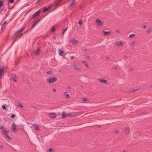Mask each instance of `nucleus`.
Returning <instances> with one entry per match:
<instances>
[{
	"label": "nucleus",
	"instance_id": "f257e3e1",
	"mask_svg": "<svg viewBox=\"0 0 152 152\" xmlns=\"http://www.w3.org/2000/svg\"><path fill=\"white\" fill-rule=\"evenodd\" d=\"M62 0H56L54 2L53 4H50L47 7L49 9L51 8L52 7H53L54 8V9H55L58 5L60 1Z\"/></svg>",
	"mask_w": 152,
	"mask_h": 152
},
{
	"label": "nucleus",
	"instance_id": "f03ea898",
	"mask_svg": "<svg viewBox=\"0 0 152 152\" xmlns=\"http://www.w3.org/2000/svg\"><path fill=\"white\" fill-rule=\"evenodd\" d=\"M7 68L4 66L0 67V79L4 76L5 72H6Z\"/></svg>",
	"mask_w": 152,
	"mask_h": 152
},
{
	"label": "nucleus",
	"instance_id": "7ed1b4c3",
	"mask_svg": "<svg viewBox=\"0 0 152 152\" xmlns=\"http://www.w3.org/2000/svg\"><path fill=\"white\" fill-rule=\"evenodd\" d=\"M57 79L56 77H50L48 78L47 80L49 84H52L54 82L57 80Z\"/></svg>",
	"mask_w": 152,
	"mask_h": 152
},
{
	"label": "nucleus",
	"instance_id": "20e7f679",
	"mask_svg": "<svg viewBox=\"0 0 152 152\" xmlns=\"http://www.w3.org/2000/svg\"><path fill=\"white\" fill-rule=\"evenodd\" d=\"M41 11V10L40 9L37 11L32 15L31 18L32 19L36 17L40 13Z\"/></svg>",
	"mask_w": 152,
	"mask_h": 152
},
{
	"label": "nucleus",
	"instance_id": "39448f33",
	"mask_svg": "<svg viewBox=\"0 0 152 152\" xmlns=\"http://www.w3.org/2000/svg\"><path fill=\"white\" fill-rule=\"evenodd\" d=\"M79 114L78 113L76 112H72L69 113V117H74L77 116Z\"/></svg>",
	"mask_w": 152,
	"mask_h": 152
},
{
	"label": "nucleus",
	"instance_id": "423d86ee",
	"mask_svg": "<svg viewBox=\"0 0 152 152\" xmlns=\"http://www.w3.org/2000/svg\"><path fill=\"white\" fill-rule=\"evenodd\" d=\"M8 132L6 131V130H4L3 134H4L6 136V137L9 140H11V138L9 136L8 134Z\"/></svg>",
	"mask_w": 152,
	"mask_h": 152
},
{
	"label": "nucleus",
	"instance_id": "0eeeda50",
	"mask_svg": "<svg viewBox=\"0 0 152 152\" xmlns=\"http://www.w3.org/2000/svg\"><path fill=\"white\" fill-rule=\"evenodd\" d=\"M62 118H67L69 117V114H66L65 112L63 111L62 113Z\"/></svg>",
	"mask_w": 152,
	"mask_h": 152
},
{
	"label": "nucleus",
	"instance_id": "6e6552de",
	"mask_svg": "<svg viewBox=\"0 0 152 152\" xmlns=\"http://www.w3.org/2000/svg\"><path fill=\"white\" fill-rule=\"evenodd\" d=\"M46 15H45L44 16H43L42 18H39V19L35 23H34L32 26H31V29L36 24H37L42 19V18H44Z\"/></svg>",
	"mask_w": 152,
	"mask_h": 152
},
{
	"label": "nucleus",
	"instance_id": "1a4fd4ad",
	"mask_svg": "<svg viewBox=\"0 0 152 152\" xmlns=\"http://www.w3.org/2000/svg\"><path fill=\"white\" fill-rule=\"evenodd\" d=\"M96 22L98 26H102V23L99 19H96Z\"/></svg>",
	"mask_w": 152,
	"mask_h": 152
},
{
	"label": "nucleus",
	"instance_id": "9d476101",
	"mask_svg": "<svg viewBox=\"0 0 152 152\" xmlns=\"http://www.w3.org/2000/svg\"><path fill=\"white\" fill-rule=\"evenodd\" d=\"M13 125H12V129L13 131L15 132L16 130L17 126L15 124L14 122H13Z\"/></svg>",
	"mask_w": 152,
	"mask_h": 152
},
{
	"label": "nucleus",
	"instance_id": "9b49d317",
	"mask_svg": "<svg viewBox=\"0 0 152 152\" xmlns=\"http://www.w3.org/2000/svg\"><path fill=\"white\" fill-rule=\"evenodd\" d=\"M130 130L129 128L126 127L125 128V133L126 134H128L129 133Z\"/></svg>",
	"mask_w": 152,
	"mask_h": 152
},
{
	"label": "nucleus",
	"instance_id": "f8f14e48",
	"mask_svg": "<svg viewBox=\"0 0 152 152\" xmlns=\"http://www.w3.org/2000/svg\"><path fill=\"white\" fill-rule=\"evenodd\" d=\"M99 80L102 83H108V81L106 80L99 79Z\"/></svg>",
	"mask_w": 152,
	"mask_h": 152
},
{
	"label": "nucleus",
	"instance_id": "ddd939ff",
	"mask_svg": "<svg viewBox=\"0 0 152 152\" xmlns=\"http://www.w3.org/2000/svg\"><path fill=\"white\" fill-rule=\"evenodd\" d=\"M72 66L73 67V68L75 70L77 71L80 70L77 65H72Z\"/></svg>",
	"mask_w": 152,
	"mask_h": 152
},
{
	"label": "nucleus",
	"instance_id": "4468645a",
	"mask_svg": "<svg viewBox=\"0 0 152 152\" xmlns=\"http://www.w3.org/2000/svg\"><path fill=\"white\" fill-rule=\"evenodd\" d=\"M102 32L103 33V35H107L111 33V32L110 31H102Z\"/></svg>",
	"mask_w": 152,
	"mask_h": 152
},
{
	"label": "nucleus",
	"instance_id": "2eb2a0df",
	"mask_svg": "<svg viewBox=\"0 0 152 152\" xmlns=\"http://www.w3.org/2000/svg\"><path fill=\"white\" fill-rule=\"evenodd\" d=\"M115 45L117 46H122L123 45V43L121 42H119L118 43L116 42L115 43Z\"/></svg>",
	"mask_w": 152,
	"mask_h": 152
},
{
	"label": "nucleus",
	"instance_id": "dca6fc26",
	"mask_svg": "<svg viewBox=\"0 0 152 152\" xmlns=\"http://www.w3.org/2000/svg\"><path fill=\"white\" fill-rule=\"evenodd\" d=\"M58 54L60 56H63V55L64 52L60 49L58 50Z\"/></svg>",
	"mask_w": 152,
	"mask_h": 152
},
{
	"label": "nucleus",
	"instance_id": "f3484780",
	"mask_svg": "<svg viewBox=\"0 0 152 152\" xmlns=\"http://www.w3.org/2000/svg\"><path fill=\"white\" fill-rule=\"evenodd\" d=\"M49 116L51 118H54L56 117V115L55 113H50Z\"/></svg>",
	"mask_w": 152,
	"mask_h": 152
},
{
	"label": "nucleus",
	"instance_id": "a211bd4d",
	"mask_svg": "<svg viewBox=\"0 0 152 152\" xmlns=\"http://www.w3.org/2000/svg\"><path fill=\"white\" fill-rule=\"evenodd\" d=\"M49 9L47 7H45L43 8V9L42 10V12L43 13H45V12L48 10Z\"/></svg>",
	"mask_w": 152,
	"mask_h": 152
},
{
	"label": "nucleus",
	"instance_id": "6ab92c4d",
	"mask_svg": "<svg viewBox=\"0 0 152 152\" xmlns=\"http://www.w3.org/2000/svg\"><path fill=\"white\" fill-rule=\"evenodd\" d=\"M0 128L1 129V130L2 132L4 133V131L6 130L5 128L3 126H0Z\"/></svg>",
	"mask_w": 152,
	"mask_h": 152
},
{
	"label": "nucleus",
	"instance_id": "aec40b11",
	"mask_svg": "<svg viewBox=\"0 0 152 152\" xmlns=\"http://www.w3.org/2000/svg\"><path fill=\"white\" fill-rule=\"evenodd\" d=\"M40 51V49L39 48H37L36 50L35 51V54H38L39 53Z\"/></svg>",
	"mask_w": 152,
	"mask_h": 152
},
{
	"label": "nucleus",
	"instance_id": "412c9836",
	"mask_svg": "<svg viewBox=\"0 0 152 152\" xmlns=\"http://www.w3.org/2000/svg\"><path fill=\"white\" fill-rule=\"evenodd\" d=\"M12 79L14 82H16L17 80V77L15 75H14V76L12 77Z\"/></svg>",
	"mask_w": 152,
	"mask_h": 152
},
{
	"label": "nucleus",
	"instance_id": "4be33fe9",
	"mask_svg": "<svg viewBox=\"0 0 152 152\" xmlns=\"http://www.w3.org/2000/svg\"><path fill=\"white\" fill-rule=\"evenodd\" d=\"M76 42H78V41L75 39H73L71 41V42L73 44H75L76 43Z\"/></svg>",
	"mask_w": 152,
	"mask_h": 152
},
{
	"label": "nucleus",
	"instance_id": "5701e85b",
	"mask_svg": "<svg viewBox=\"0 0 152 152\" xmlns=\"http://www.w3.org/2000/svg\"><path fill=\"white\" fill-rule=\"evenodd\" d=\"M19 33H20L19 32H18V31H17L14 33V36L15 37H17Z\"/></svg>",
	"mask_w": 152,
	"mask_h": 152
},
{
	"label": "nucleus",
	"instance_id": "b1692460",
	"mask_svg": "<svg viewBox=\"0 0 152 152\" xmlns=\"http://www.w3.org/2000/svg\"><path fill=\"white\" fill-rule=\"evenodd\" d=\"M6 23V22H4V23L2 24L1 25V29H2L3 28H4L6 26L5 25V23Z\"/></svg>",
	"mask_w": 152,
	"mask_h": 152
},
{
	"label": "nucleus",
	"instance_id": "393cba45",
	"mask_svg": "<svg viewBox=\"0 0 152 152\" xmlns=\"http://www.w3.org/2000/svg\"><path fill=\"white\" fill-rule=\"evenodd\" d=\"M75 0H73L71 2V3H70L69 5V6H71L73 4H74V3H75Z\"/></svg>",
	"mask_w": 152,
	"mask_h": 152
},
{
	"label": "nucleus",
	"instance_id": "a878e982",
	"mask_svg": "<svg viewBox=\"0 0 152 152\" xmlns=\"http://www.w3.org/2000/svg\"><path fill=\"white\" fill-rule=\"evenodd\" d=\"M51 31L54 32L55 31V28L54 26H52L51 28Z\"/></svg>",
	"mask_w": 152,
	"mask_h": 152
},
{
	"label": "nucleus",
	"instance_id": "bb28decb",
	"mask_svg": "<svg viewBox=\"0 0 152 152\" xmlns=\"http://www.w3.org/2000/svg\"><path fill=\"white\" fill-rule=\"evenodd\" d=\"M67 27L63 29V32L62 33V35H63L64 34V33L67 30Z\"/></svg>",
	"mask_w": 152,
	"mask_h": 152
},
{
	"label": "nucleus",
	"instance_id": "cd10ccee",
	"mask_svg": "<svg viewBox=\"0 0 152 152\" xmlns=\"http://www.w3.org/2000/svg\"><path fill=\"white\" fill-rule=\"evenodd\" d=\"M53 149L52 148H49L47 150V152H52L53 151Z\"/></svg>",
	"mask_w": 152,
	"mask_h": 152
},
{
	"label": "nucleus",
	"instance_id": "c85d7f7f",
	"mask_svg": "<svg viewBox=\"0 0 152 152\" xmlns=\"http://www.w3.org/2000/svg\"><path fill=\"white\" fill-rule=\"evenodd\" d=\"M138 90V89H134L130 91V92L132 93L133 92H135L137 91Z\"/></svg>",
	"mask_w": 152,
	"mask_h": 152
},
{
	"label": "nucleus",
	"instance_id": "c756f323",
	"mask_svg": "<svg viewBox=\"0 0 152 152\" xmlns=\"http://www.w3.org/2000/svg\"><path fill=\"white\" fill-rule=\"evenodd\" d=\"M34 129L37 130H38L39 129L38 125H35L34 126Z\"/></svg>",
	"mask_w": 152,
	"mask_h": 152
},
{
	"label": "nucleus",
	"instance_id": "7c9ffc66",
	"mask_svg": "<svg viewBox=\"0 0 152 152\" xmlns=\"http://www.w3.org/2000/svg\"><path fill=\"white\" fill-rule=\"evenodd\" d=\"M24 29V27H22L21 28L20 30L18 31V32H19L20 33L23 31Z\"/></svg>",
	"mask_w": 152,
	"mask_h": 152
},
{
	"label": "nucleus",
	"instance_id": "2f4dec72",
	"mask_svg": "<svg viewBox=\"0 0 152 152\" xmlns=\"http://www.w3.org/2000/svg\"><path fill=\"white\" fill-rule=\"evenodd\" d=\"M152 31V28H150L148 29L147 31V32L148 33H149Z\"/></svg>",
	"mask_w": 152,
	"mask_h": 152
},
{
	"label": "nucleus",
	"instance_id": "473e14b6",
	"mask_svg": "<svg viewBox=\"0 0 152 152\" xmlns=\"http://www.w3.org/2000/svg\"><path fill=\"white\" fill-rule=\"evenodd\" d=\"M46 73L48 75H52V72L51 71L47 72Z\"/></svg>",
	"mask_w": 152,
	"mask_h": 152
},
{
	"label": "nucleus",
	"instance_id": "72a5a7b5",
	"mask_svg": "<svg viewBox=\"0 0 152 152\" xmlns=\"http://www.w3.org/2000/svg\"><path fill=\"white\" fill-rule=\"evenodd\" d=\"M66 93H64V94L65 95L66 97V98H68L69 97V95L68 94H66Z\"/></svg>",
	"mask_w": 152,
	"mask_h": 152
},
{
	"label": "nucleus",
	"instance_id": "f704fd0d",
	"mask_svg": "<svg viewBox=\"0 0 152 152\" xmlns=\"http://www.w3.org/2000/svg\"><path fill=\"white\" fill-rule=\"evenodd\" d=\"M15 115L14 114H12L11 115L10 117L12 118H15Z\"/></svg>",
	"mask_w": 152,
	"mask_h": 152
},
{
	"label": "nucleus",
	"instance_id": "c9c22d12",
	"mask_svg": "<svg viewBox=\"0 0 152 152\" xmlns=\"http://www.w3.org/2000/svg\"><path fill=\"white\" fill-rule=\"evenodd\" d=\"M134 34H131L129 36V38H131L132 37L134 36Z\"/></svg>",
	"mask_w": 152,
	"mask_h": 152
},
{
	"label": "nucleus",
	"instance_id": "e433bc0d",
	"mask_svg": "<svg viewBox=\"0 0 152 152\" xmlns=\"http://www.w3.org/2000/svg\"><path fill=\"white\" fill-rule=\"evenodd\" d=\"M2 107L4 110H5L6 109V107L4 104L2 105Z\"/></svg>",
	"mask_w": 152,
	"mask_h": 152
},
{
	"label": "nucleus",
	"instance_id": "4c0bfd02",
	"mask_svg": "<svg viewBox=\"0 0 152 152\" xmlns=\"http://www.w3.org/2000/svg\"><path fill=\"white\" fill-rule=\"evenodd\" d=\"M82 99L84 101H86L88 100V99L87 98H83Z\"/></svg>",
	"mask_w": 152,
	"mask_h": 152
},
{
	"label": "nucleus",
	"instance_id": "58836bf2",
	"mask_svg": "<svg viewBox=\"0 0 152 152\" xmlns=\"http://www.w3.org/2000/svg\"><path fill=\"white\" fill-rule=\"evenodd\" d=\"M78 23L79 25H81L82 24V20H79V21L78 22Z\"/></svg>",
	"mask_w": 152,
	"mask_h": 152
},
{
	"label": "nucleus",
	"instance_id": "ea45409f",
	"mask_svg": "<svg viewBox=\"0 0 152 152\" xmlns=\"http://www.w3.org/2000/svg\"><path fill=\"white\" fill-rule=\"evenodd\" d=\"M14 0H9V3H12L14 2Z\"/></svg>",
	"mask_w": 152,
	"mask_h": 152
},
{
	"label": "nucleus",
	"instance_id": "a19ab883",
	"mask_svg": "<svg viewBox=\"0 0 152 152\" xmlns=\"http://www.w3.org/2000/svg\"><path fill=\"white\" fill-rule=\"evenodd\" d=\"M85 65L86 67L88 68L89 67L88 64V63L86 64Z\"/></svg>",
	"mask_w": 152,
	"mask_h": 152
},
{
	"label": "nucleus",
	"instance_id": "79ce46f5",
	"mask_svg": "<svg viewBox=\"0 0 152 152\" xmlns=\"http://www.w3.org/2000/svg\"><path fill=\"white\" fill-rule=\"evenodd\" d=\"M82 51H87L86 49V48H83V49H82Z\"/></svg>",
	"mask_w": 152,
	"mask_h": 152
},
{
	"label": "nucleus",
	"instance_id": "37998d69",
	"mask_svg": "<svg viewBox=\"0 0 152 152\" xmlns=\"http://www.w3.org/2000/svg\"><path fill=\"white\" fill-rule=\"evenodd\" d=\"M19 106L21 108H22L23 107V105H22L21 104H19Z\"/></svg>",
	"mask_w": 152,
	"mask_h": 152
},
{
	"label": "nucleus",
	"instance_id": "c03bdc74",
	"mask_svg": "<svg viewBox=\"0 0 152 152\" xmlns=\"http://www.w3.org/2000/svg\"><path fill=\"white\" fill-rule=\"evenodd\" d=\"M114 132L116 133H118V131L117 130H115L114 131Z\"/></svg>",
	"mask_w": 152,
	"mask_h": 152
},
{
	"label": "nucleus",
	"instance_id": "a18cd8bd",
	"mask_svg": "<svg viewBox=\"0 0 152 152\" xmlns=\"http://www.w3.org/2000/svg\"><path fill=\"white\" fill-rule=\"evenodd\" d=\"M83 8V6H82V5H80V9L82 10V9Z\"/></svg>",
	"mask_w": 152,
	"mask_h": 152
},
{
	"label": "nucleus",
	"instance_id": "49530a36",
	"mask_svg": "<svg viewBox=\"0 0 152 152\" xmlns=\"http://www.w3.org/2000/svg\"><path fill=\"white\" fill-rule=\"evenodd\" d=\"M4 8H1L0 9V13L3 10Z\"/></svg>",
	"mask_w": 152,
	"mask_h": 152
},
{
	"label": "nucleus",
	"instance_id": "de8ad7c7",
	"mask_svg": "<svg viewBox=\"0 0 152 152\" xmlns=\"http://www.w3.org/2000/svg\"><path fill=\"white\" fill-rule=\"evenodd\" d=\"M23 34L22 33H21V34H20V35H19V37H18V38L19 39L21 37V36H22V35Z\"/></svg>",
	"mask_w": 152,
	"mask_h": 152
},
{
	"label": "nucleus",
	"instance_id": "09e8293b",
	"mask_svg": "<svg viewBox=\"0 0 152 152\" xmlns=\"http://www.w3.org/2000/svg\"><path fill=\"white\" fill-rule=\"evenodd\" d=\"M53 91L54 92H56V90L55 89H53Z\"/></svg>",
	"mask_w": 152,
	"mask_h": 152
},
{
	"label": "nucleus",
	"instance_id": "8fccbe9b",
	"mask_svg": "<svg viewBox=\"0 0 152 152\" xmlns=\"http://www.w3.org/2000/svg\"><path fill=\"white\" fill-rule=\"evenodd\" d=\"M74 58V56H72L71 57V59H72Z\"/></svg>",
	"mask_w": 152,
	"mask_h": 152
},
{
	"label": "nucleus",
	"instance_id": "3c124183",
	"mask_svg": "<svg viewBox=\"0 0 152 152\" xmlns=\"http://www.w3.org/2000/svg\"><path fill=\"white\" fill-rule=\"evenodd\" d=\"M0 148L2 149H3V146H0Z\"/></svg>",
	"mask_w": 152,
	"mask_h": 152
},
{
	"label": "nucleus",
	"instance_id": "603ef678",
	"mask_svg": "<svg viewBox=\"0 0 152 152\" xmlns=\"http://www.w3.org/2000/svg\"><path fill=\"white\" fill-rule=\"evenodd\" d=\"M112 68L113 69H115V70L117 69V68L116 67H113H113Z\"/></svg>",
	"mask_w": 152,
	"mask_h": 152
},
{
	"label": "nucleus",
	"instance_id": "864d4df0",
	"mask_svg": "<svg viewBox=\"0 0 152 152\" xmlns=\"http://www.w3.org/2000/svg\"><path fill=\"white\" fill-rule=\"evenodd\" d=\"M70 88H70V86H68L67 87V89H70Z\"/></svg>",
	"mask_w": 152,
	"mask_h": 152
},
{
	"label": "nucleus",
	"instance_id": "5fc2aeb1",
	"mask_svg": "<svg viewBox=\"0 0 152 152\" xmlns=\"http://www.w3.org/2000/svg\"><path fill=\"white\" fill-rule=\"evenodd\" d=\"M56 37H53V39H56Z\"/></svg>",
	"mask_w": 152,
	"mask_h": 152
},
{
	"label": "nucleus",
	"instance_id": "6e6d98bb",
	"mask_svg": "<svg viewBox=\"0 0 152 152\" xmlns=\"http://www.w3.org/2000/svg\"><path fill=\"white\" fill-rule=\"evenodd\" d=\"M41 0H38L37 1V2L38 3V2H39Z\"/></svg>",
	"mask_w": 152,
	"mask_h": 152
},
{
	"label": "nucleus",
	"instance_id": "4d7b16f0",
	"mask_svg": "<svg viewBox=\"0 0 152 152\" xmlns=\"http://www.w3.org/2000/svg\"><path fill=\"white\" fill-rule=\"evenodd\" d=\"M117 32L119 33L120 31L118 30H117L116 31Z\"/></svg>",
	"mask_w": 152,
	"mask_h": 152
},
{
	"label": "nucleus",
	"instance_id": "13d9d810",
	"mask_svg": "<svg viewBox=\"0 0 152 152\" xmlns=\"http://www.w3.org/2000/svg\"><path fill=\"white\" fill-rule=\"evenodd\" d=\"M143 28H145V27H146V26H145V25H144V26H143Z\"/></svg>",
	"mask_w": 152,
	"mask_h": 152
},
{
	"label": "nucleus",
	"instance_id": "bf43d9fd",
	"mask_svg": "<svg viewBox=\"0 0 152 152\" xmlns=\"http://www.w3.org/2000/svg\"><path fill=\"white\" fill-rule=\"evenodd\" d=\"M133 68H131V71H133Z\"/></svg>",
	"mask_w": 152,
	"mask_h": 152
},
{
	"label": "nucleus",
	"instance_id": "052dcab7",
	"mask_svg": "<svg viewBox=\"0 0 152 152\" xmlns=\"http://www.w3.org/2000/svg\"><path fill=\"white\" fill-rule=\"evenodd\" d=\"M106 58L108 59V56H106Z\"/></svg>",
	"mask_w": 152,
	"mask_h": 152
},
{
	"label": "nucleus",
	"instance_id": "680f3d73",
	"mask_svg": "<svg viewBox=\"0 0 152 152\" xmlns=\"http://www.w3.org/2000/svg\"><path fill=\"white\" fill-rule=\"evenodd\" d=\"M123 152H126V151L125 150H124Z\"/></svg>",
	"mask_w": 152,
	"mask_h": 152
},
{
	"label": "nucleus",
	"instance_id": "e2e57ef3",
	"mask_svg": "<svg viewBox=\"0 0 152 152\" xmlns=\"http://www.w3.org/2000/svg\"><path fill=\"white\" fill-rule=\"evenodd\" d=\"M86 57H87V58H89V56H86Z\"/></svg>",
	"mask_w": 152,
	"mask_h": 152
},
{
	"label": "nucleus",
	"instance_id": "0e129e2a",
	"mask_svg": "<svg viewBox=\"0 0 152 152\" xmlns=\"http://www.w3.org/2000/svg\"><path fill=\"white\" fill-rule=\"evenodd\" d=\"M150 88H152V85L150 86Z\"/></svg>",
	"mask_w": 152,
	"mask_h": 152
},
{
	"label": "nucleus",
	"instance_id": "69168bd1",
	"mask_svg": "<svg viewBox=\"0 0 152 152\" xmlns=\"http://www.w3.org/2000/svg\"><path fill=\"white\" fill-rule=\"evenodd\" d=\"M83 63H85V61H84V62H83Z\"/></svg>",
	"mask_w": 152,
	"mask_h": 152
}]
</instances>
